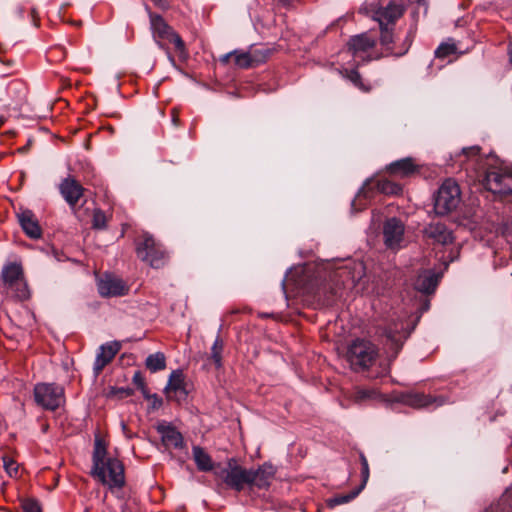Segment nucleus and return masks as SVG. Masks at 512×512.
Wrapping results in <instances>:
<instances>
[{
	"label": "nucleus",
	"mask_w": 512,
	"mask_h": 512,
	"mask_svg": "<svg viewBox=\"0 0 512 512\" xmlns=\"http://www.w3.org/2000/svg\"><path fill=\"white\" fill-rule=\"evenodd\" d=\"M152 1L154 2L155 5H157L160 8H163V9L167 8L166 0H152Z\"/></svg>",
	"instance_id": "48"
},
{
	"label": "nucleus",
	"mask_w": 512,
	"mask_h": 512,
	"mask_svg": "<svg viewBox=\"0 0 512 512\" xmlns=\"http://www.w3.org/2000/svg\"><path fill=\"white\" fill-rule=\"evenodd\" d=\"M404 11L405 8L402 4L391 1L385 7H371V16L380 26H393L404 14Z\"/></svg>",
	"instance_id": "13"
},
{
	"label": "nucleus",
	"mask_w": 512,
	"mask_h": 512,
	"mask_svg": "<svg viewBox=\"0 0 512 512\" xmlns=\"http://www.w3.org/2000/svg\"><path fill=\"white\" fill-rule=\"evenodd\" d=\"M375 44L376 41L373 37L369 36L367 33H362L351 37L347 45L348 50L356 56L360 53L369 51L375 46Z\"/></svg>",
	"instance_id": "23"
},
{
	"label": "nucleus",
	"mask_w": 512,
	"mask_h": 512,
	"mask_svg": "<svg viewBox=\"0 0 512 512\" xmlns=\"http://www.w3.org/2000/svg\"><path fill=\"white\" fill-rule=\"evenodd\" d=\"M480 151L479 146L463 148L458 155L459 163L466 170H474L475 178L481 179L484 187L499 198L512 195V171L499 164L493 156L484 159Z\"/></svg>",
	"instance_id": "1"
},
{
	"label": "nucleus",
	"mask_w": 512,
	"mask_h": 512,
	"mask_svg": "<svg viewBox=\"0 0 512 512\" xmlns=\"http://www.w3.org/2000/svg\"><path fill=\"white\" fill-rule=\"evenodd\" d=\"M343 77L348 79L355 87H357L359 90L363 92H369L371 89V86L367 83H365L360 75V73L355 69H345L341 72Z\"/></svg>",
	"instance_id": "28"
},
{
	"label": "nucleus",
	"mask_w": 512,
	"mask_h": 512,
	"mask_svg": "<svg viewBox=\"0 0 512 512\" xmlns=\"http://www.w3.org/2000/svg\"><path fill=\"white\" fill-rule=\"evenodd\" d=\"M424 237L436 244L447 245L453 242L452 231L441 222H432L423 230Z\"/></svg>",
	"instance_id": "16"
},
{
	"label": "nucleus",
	"mask_w": 512,
	"mask_h": 512,
	"mask_svg": "<svg viewBox=\"0 0 512 512\" xmlns=\"http://www.w3.org/2000/svg\"><path fill=\"white\" fill-rule=\"evenodd\" d=\"M457 47L454 43L445 42L441 43L435 51V56L440 59H444L454 53H456Z\"/></svg>",
	"instance_id": "37"
},
{
	"label": "nucleus",
	"mask_w": 512,
	"mask_h": 512,
	"mask_svg": "<svg viewBox=\"0 0 512 512\" xmlns=\"http://www.w3.org/2000/svg\"><path fill=\"white\" fill-rule=\"evenodd\" d=\"M360 460H361V465H362V469H361L362 484L360 485V487L358 489H360V491H361L369 479V465H368V461H367L366 457L363 454L360 455Z\"/></svg>",
	"instance_id": "42"
},
{
	"label": "nucleus",
	"mask_w": 512,
	"mask_h": 512,
	"mask_svg": "<svg viewBox=\"0 0 512 512\" xmlns=\"http://www.w3.org/2000/svg\"><path fill=\"white\" fill-rule=\"evenodd\" d=\"M108 217L101 209H94L92 217V228L102 230L107 227Z\"/></svg>",
	"instance_id": "36"
},
{
	"label": "nucleus",
	"mask_w": 512,
	"mask_h": 512,
	"mask_svg": "<svg viewBox=\"0 0 512 512\" xmlns=\"http://www.w3.org/2000/svg\"><path fill=\"white\" fill-rule=\"evenodd\" d=\"M172 121L174 125H179V113L175 109L172 110Z\"/></svg>",
	"instance_id": "47"
},
{
	"label": "nucleus",
	"mask_w": 512,
	"mask_h": 512,
	"mask_svg": "<svg viewBox=\"0 0 512 512\" xmlns=\"http://www.w3.org/2000/svg\"><path fill=\"white\" fill-rule=\"evenodd\" d=\"M492 512H512V489H507L497 504L492 507Z\"/></svg>",
	"instance_id": "31"
},
{
	"label": "nucleus",
	"mask_w": 512,
	"mask_h": 512,
	"mask_svg": "<svg viewBox=\"0 0 512 512\" xmlns=\"http://www.w3.org/2000/svg\"><path fill=\"white\" fill-rule=\"evenodd\" d=\"M413 2H416L419 5H426V0H412Z\"/></svg>",
	"instance_id": "53"
},
{
	"label": "nucleus",
	"mask_w": 512,
	"mask_h": 512,
	"mask_svg": "<svg viewBox=\"0 0 512 512\" xmlns=\"http://www.w3.org/2000/svg\"><path fill=\"white\" fill-rule=\"evenodd\" d=\"M136 254L139 259L156 269L163 267L168 260V253L162 244L148 234L143 235L137 243Z\"/></svg>",
	"instance_id": "6"
},
{
	"label": "nucleus",
	"mask_w": 512,
	"mask_h": 512,
	"mask_svg": "<svg viewBox=\"0 0 512 512\" xmlns=\"http://www.w3.org/2000/svg\"><path fill=\"white\" fill-rule=\"evenodd\" d=\"M402 193V186L389 179L367 180L355 199L352 202L353 209L361 210L377 194L399 195Z\"/></svg>",
	"instance_id": "5"
},
{
	"label": "nucleus",
	"mask_w": 512,
	"mask_h": 512,
	"mask_svg": "<svg viewBox=\"0 0 512 512\" xmlns=\"http://www.w3.org/2000/svg\"><path fill=\"white\" fill-rule=\"evenodd\" d=\"M125 282L112 275H105L98 281V292L103 297H119L128 293Z\"/></svg>",
	"instance_id": "14"
},
{
	"label": "nucleus",
	"mask_w": 512,
	"mask_h": 512,
	"mask_svg": "<svg viewBox=\"0 0 512 512\" xmlns=\"http://www.w3.org/2000/svg\"><path fill=\"white\" fill-rule=\"evenodd\" d=\"M227 465L228 468L222 471L224 483L237 492L242 491L246 486L249 487V469L238 465L233 458L228 460Z\"/></svg>",
	"instance_id": "9"
},
{
	"label": "nucleus",
	"mask_w": 512,
	"mask_h": 512,
	"mask_svg": "<svg viewBox=\"0 0 512 512\" xmlns=\"http://www.w3.org/2000/svg\"><path fill=\"white\" fill-rule=\"evenodd\" d=\"M4 469L10 477H16L18 475L19 466L15 460L8 456L3 457Z\"/></svg>",
	"instance_id": "39"
},
{
	"label": "nucleus",
	"mask_w": 512,
	"mask_h": 512,
	"mask_svg": "<svg viewBox=\"0 0 512 512\" xmlns=\"http://www.w3.org/2000/svg\"><path fill=\"white\" fill-rule=\"evenodd\" d=\"M132 380L138 389H144V386H146L145 379L140 371L134 373Z\"/></svg>",
	"instance_id": "43"
},
{
	"label": "nucleus",
	"mask_w": 512,
	"mask_h": 512,
	"mask_svg": "<svg viewBox=\"0 0 512 512\" xmlns=\"http://www.w3.org/2000/svg\"><path fill=\"white\" fill-rule=\"evenodd\" d=\"M92 463L91 476L112 493L125 486L124 464L118 458L108 455L106 445L101 439L95 440Z\"/></svg>",
	"instance_id": "2"
},
{
	"label": "nucleus",
	"mask_w": 512,
	"mask_h": 512,
	"mask_svg": "<svg viewBox=\"0 0 512 512\" xmlns=\"http://www.w3.org/2000/svg\"><path fill=\"white\" fill-rule=\"evenodd\" d=\"M117 394H119L120 398H126L133 394V390L130 388H120L117 390Z\"/></svg>",
	"instance_id": "45"
},
{
	"label": "nucleus",
	"mask_w": 512,
	"mask_h": 512,
	"mask_svg": "<svg viewBox=\"0 0 512 512\" xmlns=\"http://www.w3.org/2000/svg\"><path fill=\"white\" fill-rule=\"evenodd\" d=\"M508 54L510 61L512 62V42L509 44Z\"/></svg>",
	"instance_id": "52"
},
{
	"label": "nucleus",
	"mask_w": 512,
	"mask_h": 512,
	"mask_svg": "<svg viewBox=\"0 0 512 512\" xmlns=\"http://www.w3.org/2000/svg\"><path fill=\"white\" fill-rule=\"evenodd\" d=\"M377 395L378 392L375 389L357 388L354 393V400L356 402H362L367 399H374Z\"/></svg>",
	"instance_id": "38"
},
{
	"label": "nucleus",
	"mask_w": 512,
	"mask_h": 512,
	"mask_svg": "<svg viewBox=\"0 0 512 512\" xmlns=\"http://www.w3.org/2000/svg\"><path fill=\"white\" fill-rule=\"evenodd\" d=\"M379 357L376 344L367 339H356L348 346L346 359L355 372H363L372 367Z\"/></svg>",
	"instance_id": "3"
},
{
	"label": "nucleus",
	"mask_w": 512,
	"mask_h": 512,
	"mask_svg": "<svg viewBox=\"0 0 512 512\" xmlns=\"http://www.w3.org/2000/svg\"><path fill=\"white\" fill-rule=\"evenodd\" d=\"M149 401L151 403V408L154 410L159 409L163 404L162 399L157 394H152Z\"/></svg>",
	"instance_id": "44"
},
{
	"label": "nucleus",
	"mask_w": 512,
	"mask_h": 512,
	"mask_svg": "<svg viewBox=\"0 0 512 512\" xmlns=\"http://www.w3.org/2000/svg\"><path fill=\"white\" fill-rule=\"evenodd\" d=\"M234 54H235L234 62L237 67L242 68V69L254 67L252 64V61H251V55H250L249 51L242 52V51L235 50Z\"/></svg>",
	"instance_id": "35"
},
{
	"label": "nucleus",
	"mask_w": 512,
	"mask_h": 512,
	"mask_svg": "<svg viewBox=\"0 0 512 512\" xmlns=\"http://www.w3.org/2000/svg\"><path fill=\"white\" fill-rule=\"evenodd\" d=\"M6 119L3 116H0V128L4 125Z\"/></svg>",
	"instance_id": "54"
},
{
	"label": "nucleus",
	"mask_w": 512,
	"mask_h": 512,
	"mask_svg": "<svg viewBox=\"0 0 512 512\" xmlns=\"http://www.w3.org/2000/svg\"><path fill=\"white\" fill-rule=\"evenodd\" d=\"M7 290L17 299L26 300L30 296V292L28 289V285L24 279H20L14 285H11L7 288Z\"/></svg>",
	"instance_id": "30"
},
{
	"label": "nucleus",
	"mask_w": 512,
	"mask_h": 512,
	"mask_svg": "<svg viewBox=\"0 0 512 512\" xmlns=\"http://www.w3.org/2000/svg\"><path fill=\"white\" fill-rule=\"evenodd\" d=\"M437 285L438 276L429 270H425L420 273L414 283L415 289L425 294L433 293Z\"/></svg>",
	"instance_id": "24"
},
{
	"label": "nucleus",
	"mask_w": 512,
	"mask_h": 512,
	"mask_svg": "<svg viewBox=\"0 0 512 512\" xmlns=\"http://www.w3.org/2000/svg\"><path fill=\"white\" fill-rule=\"evenodd\" d=\"M161 441L166 448L182 449L185 445L182 434L172 425L161 423L157 426Z\"/></svg>",
	"instance_id": "18"
},
{
	"label": "nucleus",
	"mask_w": 512,
	"mask_h": 512,
	"mask_svg": "<svg viewBox=\"0 0 512 512\" xmlns=\"http://www.w3.org/2000/svg\"><path fill=\"white\" fill-rule=\"evenodd\" d=\"M165 394L169 400L181 402L187 398V390L182 371L175 370L170 374L169 381L165 387Z\"/></svg>",
	"instance_id": "15"
},
{
	"label": "nucleus",
	"mask_w": 512,
	"mask_h": 512,
	"mask_svg": "<svg viewBox=\"0 0 512 512\" xmlns=\"http://www.w3.org/2000/svg\"><path fill=\"white\" fill-rule=\"evenodd\" d=\"M253 66L264 63L270 56L271 50L266 48H251L249 50Z\"/></svg>",
	"instance_id": "33"
},
{
	"label": "nucleus",
	"mask_w": 512,
	"mask_h": 512,
	"mask_svg": "<svg viewBox=\"0 0 512 512\" xmlns=\"http://www.w3.org/2000/svg\"><path fill=\"white\" fill-rule=\"evenodd\" d=\"M381 36L380 42L383 46L388 47L393 42V28L392 26H380Z\"/></svg>",
	"instance_id": "40"
},
{
	"label": "nucleus",
	"mask_w": 512,
	"mask_h": 512,
	"mask_svg": "<svg viewBox=\"0 0 512 512\" xmlns=\"http://www.w3.org/2000/svg\"><path fill=\"white\" fill-rule=\"evenodd\" d=\"M145 399L150 400L151 394H149L147 386H144V389H140Z\"/></svg>",
	"instance_id": "50"
},
{
	"label": "nucleus",
	"mask_w": 512,
	"mask_h": 512,
	"mask_svg": "<svg viewBox=\"0 0 512 512\" xmlns=\"http://www.w3.org/2000/svg\"><path fill=\"white\" fill-rule=\"evenodd\" d=\"M402 402L413 408H424L429 406H441L444 404L443 397H436L424 393H407L402 396Z\"/></svg>",
	"instance_id": "20"
},
{
	"label": "nucleus",
	"mask_w": 512,
	"mask_h": 512,
	"mask_svg": "<svg viewBox=\"0 0 512 512\" xmlns=\"http://www.w3.org/2000/svg\"><path fill=\"white\" fill-rule=\"evenodd\" d=\"M234 53H235V51H232V52H229L227 54H224L223 56L220 57L219 61L222 64H224V65L228 64L231 57L235 58V54Z\"/></svg>",
	"instance_id": "46"
},
{
	"label": "nucleus",
	"mask_w": 512,
	"mask_h": 512,
	"mask_svg": "<svg viewBox=\"0 0 512 512\" xmlns=\"http://www.w3.org/2000/svg\"><path fill=\"white\" fill-rule=\"evenodd\" d=\"M84 512H90V509H89V508H86V509L84 510Z\"/></svg>",
	"instance_id": "56"
},
{
	"label": "nucleus",
	"mask_w": 512,
	"mask_h": 512,
	"mask_svg": "<svg viewBox=\"0 0 512 512\" xmlns=\"http://www.w3.org/2000/svg\"><path fill=\"white\" fill-rule=\"evenodd\" d=\"M360 493V489H356L346 495H338L333 498L327 500V506L330 508H334L338 505L348 503L352 499H354Z\"/></svg>",
	"instance_id": "34"
},
{
	"label": "nucleus",
	"mask_w": 512,
	"mask_h": 512,
	"mask_svg": "<svg viewBox=\"0 0 512 512\" xmlns=\"http://www.w3.org/2000/svg\"><path fill=\"white\" fill-rule=\"evenodd\" d=\"M382 335L386 338L385 344L390 347L394 356H396L407 339L409 332L405 328V323L398 319L387 323L383 328Z\"/></svg>",
	"instance_id": "10"
},
{
	"label": "nucleus",
	"mask_w": 512,
	"mask_h": 512,
	"mask_svg": "<svg viewBox=\"0 0 512 512\" xmlns=\"http://www.w3.org/2000/svg\"><path fill=\"white\" fill-rule=\"evenodd\" d=\"M150 28L157 45L166 49V43L174 45L180 56H187V49L181 36L159 14L149 11Z\"/></svg>",
	"instance_id": "4"
},
{
	"label": "nucleus",
	"mask_w": 512,
	"mask_h": 512,
	"mask_svg": "<svg viewBox=\"0 0 512 512\" xmlns=\"http://www.w3.org/2000/svg\"><path fill=\"white\" fill-rule=\"evenodd\" d=\"M405 226L401 220L393 217L385 221L383 226V239L385 246L390 250H398L404 239Z\"/></svg>",
	"instance_id": "11"
},
{
	"label": "nucleus",
	"mask_w": 512,
	"mask_h": 512,
	"mask_svg": "<svg viewBox=\"0 0 512 512\" xmlns=\"http://www.w3.org/2000/svg\"><path fill=\"white\" fill-rule=\"evenodd\" d=\"M121 427H122V430H123L124 434L128 438H130L131 436L128 434V426H127V424L124 421L121 422Z\"/></svg>",
	"instance_id": "51"
},
{
	"label": "nucleus",
	"mask_w": 512,
	"mask_h": 512,
	"mask_svg": "<svg viewBox=\"0 0 512 512\" xmlns=\"http://www.w3.org/2000/svg\"><path fill=\"white\" fill-rule=\"evenodd\" d=\"M18 220L25 234L32 238L38 239L42 235V229L37 218L30 210H23L18 214Z\"/></svg>",
	"instance_id": "22"
},
{
	"label": "nucleus",
	"mask_w": 512,
	"mask_h": 512,
	"mask_svg": "<svg viewBox=\"0 0 512 512\" xmlns=\"http://www.w3.org/2000/svg\"><path fill=\"white\" fill-rule=\"evenodd\" d=\"M386 172L390 176L405 178L410 177L418 172V165L411 157L396 160L386 166Z\"/></svg>",
	"instance_id": "19"
},
{
	"label": "nucleus",
	"mask_w": 512,
	"mask_h": 512,
	"mask_svg": "<svg viewBox=\"0 0 512 512\" xmlns=\"http://www.w3.org/2000/svg\"><path fill=\"white\" fill-rule=\"evenodd\" d=\"M59 191L75 215L80 218L81 214L76 205L84 194L83 186L74 177L68 176L59 184Z\"/></svg>",
	"instance_id": "12"
},
{
	"label": "nucleus",
	"mask_w": 512,
	"mask_h": 512,
	"mask_svg": "<svg viewBox=\"0 0 512 512\" xmlns=\"http://www.w3.org/2000/svg\"><path fill=\"white\" fill-rule=\"evenodd\" d=\"M224 350V341L218 336L211 347V359L216 368L222 367V353Z\"/></svg>",
	"instance_id": "32"
},
{
	"label": "nucleus",
	"mask_w": 512,
	"mask_h": 512,
	"mask_svg": "<svg viewBox=\"0 0 512 512\" xmlns=\"http://www.w3.org/2000/svg\"><path fill=\"white\" fill-rule=\"evenodd\" d=\"M337 294V292H335L331 297H328L325 301H324V304L325 305H332L335 301V295Z\"/></svg>",
	"instance_id": "49"
},
{
	"label": "nucleus",
	"mask_w": 512,
	"mask_h": 512,
	"mask_svg": "<svg viewBox=\"0 0 512 512\" xmlns=\"http://www.w3.org/2000/svg\"><path fill=\"white\" fill-rule=\"evenodd\" d=\"M121 349L118 341H111L100 346L94 362V372L99 375L106 365H108Z\"/></svg>",
	"instance_id": "17"
},
{
	"label": "nucleus",
	"mask_w": 512,
	"mask_h": 512,
	"mask_svg": "<svg viewBox=\"0 0 512 512\" xmlns=\"http://www.w3.org/2000/svg\"><path fill=\"white\" fill-rule=\"evenodd\" d=\"M249 488L267 489L274 477L272 466L263 465L256 470L249 469Z\"/></svg>",
	"instance_id": "21"
},
{
	"label": "nucleus",
	"mask_w": 512,
	"mask_h": 512,
	"mask_svg": "<svg viewBox=\"0 0 512 512\" xmlns=\"http://www.w3.org/2000/svg\"><path fill=\"white\" fill-rule=\"evenodd\" d=\"M23 270L19 264L11 263L4 267L2 271V279L6 288L11 285H14L20 279H22Z\"/></svg>",
	"instance_id": "27"
},
{
	"label": "nucleus",
	"mask_w": 512,
	"mask_h": 512,
	"mask_svg": "<svg viewBox=\"0 0 512 512\" xmlns=\"http://www.w3.org/2000/svg\"><path fill=\"white\" fill-rule=\"evenodd\" d=\"M34 400L41 408L55 411L65 402L64 388L54 383H38L34 387Z\"/></svg>",
	"instance_id": "7"
},
{
	"label": "nucleus",
	"mask_w": 512,
	"mask_h": 512,
	"mask_svg": "<svg viewBox=\"0 0 512 512\" xmlns=\"http://www.w3.org/2000/svg\"><path fill=\"white\" fill-rule=\"evenodd\" d=\"M146 367L151 372H157L164 370L166 368V358L165 355L161 352H157L154 354H150L146 358Z\"/></svg>",
	"instance_id": "29"
},
{
	"label": "nucleus",
	"mask_w": 512,
	"mask_h": 512,
	"mask_svg": "<svg viewBox=\"0 0 512 512\" xmlns=\"http://www.w3.org/2000/svg\"><path fill=\"white\" fill-rule=\"evenodd\" d=\"M7 94L12 101L20 104L26 100L28 87L23 80L14 79L7 85Z\"/></svg>",
	"instance_id": "25"
},
{
	"label": "nucleus",
	"mask_w": 512,
	"mask_h": 512,
	"mask_svg": "<svg viewBox=\"0 0 512 512\" xmlns=\"http://www.w3.org/2000/svg\"><path fill=\"white\" fill-rule=\"evenodd\" d=\"M23 512H42V508L38 501L34 499H25L21 503Z\"/></svg>",
	"instance_id": "41"
},
{
	"label": "nucleus",
	"mask_w": 512,
	"mask_h": 512,
	"mask_svg": "<svg viewBox=\"0 0 512 512\" xmlns=\"http://www.w3.org/2000/svg\"><path fill=\"white\" fill-rule=\"evenodd\" d=\"M193 460L197 469L202 472H209L213 470L214 463L211 456L200 446H193L192 448Z\"/></svg>",
	"instance_id": "26"
},
{
	"label": "nucleus",
	"mask_w": 512,
	"mask_h": 512,
	"mask_svg": "<svg viewBox=\"0 0 512 512\" xmlns=\"http://www.w3.org/2000/svg\"><path fill=\"white\" fill-rule=\"evenodd\" d=\"M460 202V189L452 179L445 180L437 191L434 200L435 212L445 215L454 210Z\"/></svg>",
	"instance_id": "8"
},
{
	"label": "nucleus",
	"mask_w": 512,
	"mask_h": 512,
	"mask_svg": "<svg viewBox=\"0 0 512 512\" xmlns=\"http://www.w3.org/2000/svg\"><path fill=\"white\" fill-rule=\"evenodd\" d=\"M283 3H288L290 0H280Z\"/></svg>",
	"instance_id": "55"
}]
</instances>
